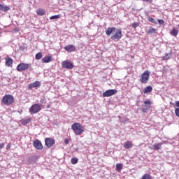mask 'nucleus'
Listing matches in <instances>:
<instances>
[{
  "label": "nucleus",
  "instance_id": "f257e3e1",
  "mask_svg": "<svg viewBox=\"0 0 179 179\" xmlns=\"http://www.w3.org/2000/svg\"><path fill=\"white\" fill-rule=\"evenodd\" d=\"M106 36H111V40H120L122 38V31L121 29H117L115 27H108L106 30Z\"/></svg>",
  "mask_w": 179,
  "mask_h": 179
},
{
  "label": "nucleus",
  "instance_id": "f03ea898",
  "mask_svg": "<svg viewBox=\"0 0 179 179\" xmlns=\"http://www.w3.org/2000/svg\"><path fill=\"white\" fill-rule=\"evenodd\" d=\"M71 129L73 131L75 135L79 136L82 135L83 132H85L83 127L80 123H73L71 125Z\"/></svg>",
  "mask_w": 179,
  "mask_h": 179
},
{
  "label": "nucleus",
  "instance_id": "7ed1b4c3",
  "mask_svg": "<svg viewBox=\"0 0 179 179\" xmlns=\"http://www.w3.org/2000/svg\"><path fill=\"white\" fill-rule=\"evenodd\" d=\"M14 101L15 98L10 94H6L2 99V103H3L5 106H10Z\"/></svg>",
  "mask_w": 179,
  "mask_h": 179
},
{
  "label": "nucleus",
  "instance_id": "20e7f679",
  "mask_svg": "<svg viewBox=\"0 0 179 179\" xmlns=\"http://www.w3.org/2000/svg\"><path fill=\"white\" fill-rule=\"evenodd\" d=\"M41 110V106L38 103L34 104L29 108V113L31 114H37V113H40Z\"/></svg>",
  "mask_w": 179,
  "mask_h": 179
},
{
  "label": "nucleus",
  "instance_id": "39448f33",
  "mask_svg": "<svg viewBox=\"0 0 179 179\" xmlns=\"http://www.w3.org/2000/svg\"><path fill=\"white\" fill-rule=\"evenodd\" d=\"M150 76V73L149 71H145L143 74H141V78L140 79V82L142 83H147L149 82V78Z\"/></svg>",
  "mask_w": 179,
  "mask_h": 179
},
{
  "label": "nucleus",
  "instance_id": "423d86ee",
  "mask_svg": "<svg viewBox=\"0 0 179 179\" xmlns=\"http://www.w3.org/2000/svg\"><path fill=\"white\" fill-rule=\"evenodd\" d=\"M30 68L29 64L20 63L17 66V71L18 72H23V71H27Z\"/></svg>",
  "mask_w": 179,
  "mask_h": 179
},
{
  "label": "nucleus",
  "instance_id": "0eeeda50",
  "mask_svg": "<svg viewBox=\"0 0 179 179\" xmlns=\"http://www.w3.org/2000/svg\"><path fill=\"white\" fill-rule=\"evenodd\" d=\"M117 90H108L103 93V97H110V96L117 94Z\"/></svg>",
  "mask_w": 179,
  "mask_h": 179
},
{
  "label": "nucleus",
  "instance_id": "6e6552de",
  "mask_svg": "<svg viewBox=\"0 0 179 179\" xmlns=\"http://www.w3.org/2000/svg\"><path fill=\"white\" fill-rule=\"evenodd\" d=\"M45 145L47 148H51L55 145V140L51 138H46L45 139Z\"/></svg>",
  "mask_w": 179,
  "mask_h": 179
},
{
  "label": "nucleus",
  "instance_id": "1a4fd4ad",
  "mask_svg": "<svg viewBox=\"0 0 179 179\" xmlns=\"http://www.w3.org/2000/svg\"><path fill=\"white\" fill-rule=\"evenodd\" d=\"M62 67L65 68L66 69H73L75 68V66L72 62L69 61H64L62 62Z\"/></svg>",
  "mask_w": 179,
  "mask_h": 179
},
{
  "label": "nucleus",
  "instance_id": "9d476101",
  "mask_svg": "<svg viewBox=\"0 0 179 179\" xmlns=\"http://www.w3.org/2000/svg\"><path fill=\"white\" fill-rule=\"evenodd\" d=\"M33 145L35 148V149H36V150H42L43 149V144L41 143V141L40 140H35L33 143Z\"/></svg>",
  "mask_w": 179,
  "mask_h": 179
},
{
  "label": "nucleus",
  "instance_id": "9b49d317",
  "mask_svg": "<svg viewBox=\"0 0 179 179\" xmlns=\"http://www.w3.org/2000/svg\"><path fill=\"white\" fill-rule=\"evenodd\" d=\"M40 86H41V83L40 81H36L29 85L28 90H32L34 87H40Z\"/></svg>",
  "mask_w": 179,
  "mask_h": 179
},
{
  "label": "nucleus",
  "instance_id": "f8f14e48",
  "mask_svg": "<svg viewBox=\"0 0 179 179\" xmlns=\"http://www.w3.org/2000/svg\"><path fill=\"white\" fill-rule=\"evenodd\" d=\"M64 50L68 52H73L76 50V48L73 45H68L64 47Z\"/></svg>",
  "mask_w": 179,
  "mask_h": 179
},
{
  "label": "nucleus",
  "instance_id": "ddd939ff",
  "mask_svg": "<svg viewBox=\"0 0 179 179\" xmlns=\"http://www.w3.org/2000/svg\"><path fill=\"white\" fill-rule=\"evenodd\" d=\"M163 145L162 143H155L152 145V147L151 148V149H152V150H159V149H162V145Z\"/></svg>",
  "mask_w": 179,
  "mask_h": 179
},
{
  "label": "nucleus",
  "instance_id": "4468645a",
  "mask_svg": "<svg viewBox=\"0 0 179 179\" xmlns=\"http://www.w3.org/2000/svg\"><path fill=\"white\" fill-rule=\"evenodd\" d=\"M52 57L51 56H45V57L42 58V62L43 64H48V62H51Z\"/></svg>",
  "mask_w": 179,
  "mask_h": 179
},
{
  "label": "nucleus",
  "instance_id": "2eb2a0df",
  "mask_svg": "<svg viewBox=\"0 0 179 179\" xmlns=\"http://www.w3.org/2000/svg\"><path fill=\"white\" fill-rule=\"evenodd\" d=\"M10 9V8H9V6L0 4V10H2L3 12H8Z\"/></svg>",
  "mask_w": 179,
  "mask_h": 179
},
{
  "label": "nucleus",
  "instance_id": "dca6fc26",
  "mask_svg": "<svg viewBox=\"0 0 179 179\" xmlns=\"http://www.w3.org/2000/svg\"><path fill=\"white\" fill-rule=\"evenodd\" d=\"M36 13L38 16H44L45 15V10L39 8L36 10Z\"/></svg>",
  "mask_w": 179,
  "mask_h": 179
},
{
  "label": "nucleus",
  "instance_id": "f3484780",
  "mask_svg": "<svg viewBox=\"0 0 179 179\" xmlns=\"http://www.w3.org/2000/svg\"><path fill=\"white\" fill-rule=\"evenodd\" d=\"M134 146V144H132V142L131 141H127L124 143V148L125 149H131Z\"/></svg>",
  "mask_w": 179,
  "mask_h": 179
},
{
  "label": "nucleus",
  "instance_id": "a211bd4d",
  "mask_svg": "<svg viewBox=\"0 0 179 179\" xmlns=\"http://www.w3.org/2000/svg\"><path fill=\"white\" fill-rule=\"evenodd\" d=\"M12 64H13V59H12V58H10V57H8L6 61V66H11Z\"/></svg>",
  "mask_w": 179,
  "mask_h": 179
},
{
  "label": "nucleus",
  "instance_id": "6ab92c4d",
  "mask_svg": "<svg viewBox=\"0 0 179 179\" xmlns=\"http://www.w3.org/2000/svg\"><path fill=\"white\" fill-rule=\"evenodd\" d=\"M152 90H153V89L152 88V86H148L144 89L143 93H145V94H148V93H150Z\"/></svg>",
  "mask_w": 179,
  "mask_h": 179
},
{
  "label": "nucleus",
  "instance_id": "aec40b11",
  "mask_svg": "<svg viewBox=\"0 0 179 179\" xmlns=\"http://www.w3.org/2000/svg\"><path fill=\"white\" fill-rule=\"evenodd\" d=\"M30 121H31V118L24 119L22 120V125H27V124H30Z\"/></svg>",
  "mask_w": 179,
  "mask_h": 179
},
{
  "label": "nucleus",
  "instance_id": "412c9836",
  "mask_svg": "<svg viewBox=\"0 0 179 179\" xmlns=\"http://www.w3.org/2000/svg\"><path fill=\"white\" fill-rule=\"evenodd\" d=\"M171 36H173V37H177L178 34V30L173 29H172V31H171Z\"/></svg>",
  "mask_w": 179,
  "mask_h": 179
},
{
  "label": "nucleus",
  "instance_id": "4be33fe9",
  "mask_svg": "<svg viewBox=\"0 0 179 179\" xmlns=\"http://www.w3.org/2000/svg\"><path fill=\"white\" fill-rule=\"evenodd\" d=\"M116 170L117 171H121L122 170V164H116Z\"/></svg>",
  "mask_w": 179,
  "mask_h": 179
},
{
  "label": "nucleus",
  "instance_id": "5701e85b",
  "mask_svg": "<svg viewBox=\"0 0 179 179\" xmlns=\"http://www.w3.org/2000/svg\"><path fill=\"white\" fill-rule=\"evenodd\" d=\"M36 59H41L43 58V53L38 52L35 56Z\"/></svg>",
  "mask_w": 179,
  "mask_h": 179
},
{
  "label": "nucleus",
  "instance_id": "b1692460",
  "mask_svg": "<svg viewBox=\"0 0 179 179\" xmlns=\"http://www.w3.org/2000/svg\"><path fill=\"white\" fill-rule=\"evenodd\" d=\"M71 164H76L78 162V159L76 157H73L71 159Z\"/></svg>",
  "mask_w": 179,
  "mask_h": 179
},
{
  "label": "nucleus",
  "instance_id": "393cba45",
  "mask_svg": "<svg viewBox=\"0 0 179 179\" xmlns=\"http://www.w3.org/2000/svg\"><path fill=\"white\" fill-rule=\"evenodd\" d=\"M61 17L60 15H53L50 17V20H54V19H59Z\"/></svg>",
  "mask_w": 179,
  "mask_h": 179
},
{
  "label": "nucleus",
  "instance_id": "a878e982",
  "mask_svg": "<svg viewBox=\"0 0 179 179\" xmlns=\"http://www.w3.org/2000/svg\"><path fill=\"white\" fill-rule=\"evenodd\" d=\"M156 31V29L155 28H150V29L148 31V34H152Z\"/></svg>",
  "mask_w": 179,
  "mask_h": 179
},
{
  "label": "nucleus",
  "instance_id": "bb28decb",
  "mask_svg": "<svg viewBox=\"0 0 179 179\" xmlns=\"http://www.w3.org/2000/svg\"><path fill=\"white\" fill-rule=\"evenodd\" d=\"M170 57H171V55L166 53L165 56H164V59H170Z\"/></svg>",
  "mask_w": 179,
  "mask_h": 179
},
{
  "label": "nucleus",
  "instance_id": "cd10ccee",
  "mask_svg": "<svg viewBox=\"0 0 179 179\" xmlns=\"http://www.w3.org/2000/svg\"><path fill=\"white\" fill-rule=\"evenodd\" d=\"M131 26L134 29H136V27H138L139 26V24L138 22H134V23L131 24Z\"/></svg>",
  "mask_w": 179,
  "mask_h": 179
},
{
  "label": "nucleus",
  "instance_id": "c85d7f7f",
  "mask_svg": "<svg viewBox=\"0 0 179 179\" xmlns=\"http://www.w3.org/2000/svg\"><path fill=\"white\" fill-rule=\"evenodd\" d=\"M175 114H176V117H179V108H176L175 109Z\"/></svg>",
  "mask_w": 179,
  "mask_h": 179
},
{
  "label": "nucleus",
  "instance_id": "c756f323",
  "mask_svg": "<svg viewBox=\"0 0 179 179\" xmlns=\"http://www.w3.org/2000/svg\"><path fill=\"white\" fill-rule=\"evenodd\" d=\"M144 104H145V106H150V104H152V103L150 102V101H144Z\"/></svg>",
  "mask_w": 179,
  "mask_h": 179
},
{
  "label": "nucleus",
  "instance_id": "7c9ffc66",
  "mask_svg": "<svg viewBox=\"0 0 179 179\" xmlns=\"http://www.w3.org/2000/svg\"><path fill=\"white\" fill-rule=\"evenodd\" d=\"M158 23L159 24H164V21L163 20H158Z\"/></svg>",
  "mask_w": 179,
  "mask_h": 179
},
{
  "label": "nucleus",
  "instance_id": "2f4dec72",
  "mask_svg": "<svg viewBox=\"0 0 179 179\" xmlns=\"http://www.w3.org/2000/svg\"><path fill=\"white\" fill-rule=\"evenodd\" d=\"M148 20H149V22H151L152 23H155V19H153V17H149Z\"/></svg>",
  "mask_w": 179,
  "mask_h": 179
},
{
  "label": "nucleus",
  "instance_id": "473e14b6",
  "mask_svg": "<svg viewBox=\"0 0 179 179\" xmlns=\"http://www.w3.org/2000/svg\"><path fill=\"white\" fill-rule=\"evenodd\" d=\"M40 101L42 103V104H45V99L42 98Z\"/></svg>",
  "mask_w": 179,
  "mask_h": 179
},
{
  "label": "nucleus",
  "instance_id": "72a5a7b5",
  "mask_svg": "<svg viewBox=\"0 0 179 179\" xmlns=\"http://www.w3.org/2000/svg\"><path fill=\"white\" fill-rule=\"evenodd\" d=\"M143 2H148L149 3H152V2H153V0H143Z\"/></svg>",
  "mask_w": 179,
  "mask_h": 179
},
{
  "label": "nucleus",
  "instance_id": "f704fd0d",
  "mask_svg": "<svg viewBox=\"0 0 179 179\" xmlns=\"http://www.w3.org/2000/svg\"><path fill=\"white\" fill-rule=\"evenodd\" d=\"M64 143H65L66 145H68V143H69V139L66 138V139L64 140Z\"/></svg>",
  "mask_w": 179,
  "mask_h": 179
},
{
  "label": "nucleus",
  "instance_id": "c9c22d12",
  "mask_svg": "<svg viewBox=\"0 0 179 179\" xmlns=\"http://www.w3.org/2000/svg\"><path fill=\"white\" fill-rule=\"evenodd\" d=\"M3 148H5V144L3 143H0V149H3Z\"/></svg>",
  "mask_w": 179,
  "mask_h": 179
},
{
  "label": "nucleus",
  "instance_id": "e433bc0d",
  "mask_svg": "<svg viewBox=\"0 0 179 179\" xmlns=\"http://www.w3.org/2000/svg\"><path fill=\"white\" fill-rule=\"evenodd\" d=\"M142 111L143 113H148V108H143Z\"/></svg>",
  "mask_w": 179,
  "mask_h": 179
},
{
  "label": "nucleus",
  "instance_id": "4c0bfd02",
  "mask_svg": "<svg viewBox=\"0 0 179 179\" xmlns=\"http://www.w3.org/2000/svg\"><path fill=\"white\" fill-rule=\"evenodd\" d=\"M6 149H7V150H9V149H10V144L7 145Z\"/></svg>",
  "mask_w": 179,
  "mask_h": 179
},
{
  "label": "nucleus",
  "instance_id": "58836bf2",
  "mask_svg": "<svg viewBox=\"0 0 179 179\" xmlns=\"http://www.w3.org/2000/svg\"><path fill=\"white\" fill-rule=\"evenodd\" d=\"M176 106L179 107V101H176Z\"/></svg>",
  "mask_w": 179,
  "mask_h": 179
},
{
  "label": "nucleus",
  "instance_id": "ea45409f",
  "mask_svg": "<svg viewBox=\"0 0 179 179\" xmlns=\"http://www.w3.org/2000/svg\"><path fill=\"white\" fill-rule=\"evenodd\" d=\"M20 50L21 51H23V50H24V48H23V46H20Z\"/></svg>",
  "mask_w": 179,
  "mask_h": 179
},
{
  "label": "nucleus",
  "instance_id": "a19ab883",
  "mask_svg": "<svg viewBox=\"0 0 179 179\" xmlns=\"http://www.w3.org/2000/svg\"><path fill=\"white\" fill-rule=\"evenodd\" d=\"M119 118H120V120H121V117L120 116H119Z\"/></svg>",
  "mask_w": 179,
  "mask_h": 179
},
{
  "label": "nucleus",
  "instance_id": "79ce46f5",
  "mask_svg": "<svg viewBox=\"0 0 179 179\" xmlns=\"http://www.w3.org/2000/svg\"><path fill=\"white\" fill-rule=\"evenodd\" d=\"M178 27H179V24H178Z\"/></svg>",
  "mask_w": 179,
  "mask_h": 179
}]
</instances>
